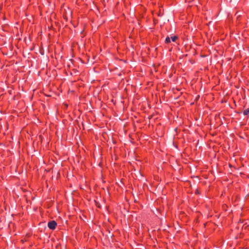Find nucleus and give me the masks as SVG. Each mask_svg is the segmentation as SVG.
Returning a JSON list of instances; mask_svg holds the SVG:
<instances>
[{"mask_svg":"<svg viewBox=\"0 0 249 249\" xmlns=\"http://www.w3.org/2000/svg\"><path fill=\"white\" fill-rule=\"evenodd\" d=\"M57 222L55 220H51L48 222V227L51 230H54L57 226Z\"/></svg>","mask_w":249,"mask_h":249,"instance_id":"obj_1","label":"nucleus"},{"mask_svg":"<svg viewBox=\"0 0 249 249\" xmlns=\"http://www.w3.org/2000/svg\"><path fill=\"white\" fill-rule=\"evenodd\" d=\"M174 145L175 147V148H177V147L176 146H175V145Z\"/></svg>","mask_w":249,"mask_h":249,"instance_id":"obj_6","label":"nucleus"},{"mask_svg":"<svg viewBox=\"0 0 249 249\" xmlns=\"http://www.w3.org/2000/svg\"><path fill=\"white\" fill-rule=\"evenodd\" d=\"M243 115L244 116H249V107L244 110L243 112Z\"/></svg>","mask_w":249,"mask_h":249,"instance_id":"obj_2","label":"nucleus"},{"mask_svg":"<svg viewBox=\"0 0 249 249\" xmlns=\"http://www.w3.org/2000/svg\"><path fill=\"white\" fill-rule=\"evenodd\" d=\"M170 38H171V41H172L173 42H175L176 41V40L177 39L178 37L176 36H173L170 37Z\"/></svg>","mask_w":249,"mask_h":249,"instance_id":"obj_4","label":"nucleus"},{"mask_svg":"<svg viewBox=\"0 0 249 249\" xmlns=\"http://www.w3.org/2000/svg\"><path fill=\"white\" fill-rule=\"evenodd\" d=\"M39 53H40L41 55H43L44 54V50L43 49H40V51H39Z\"/></svg>","mask_w":249,"mask_h":249,"instance_id":"obj_5","label":"nucleus"},{"mask_svg":"<svg viewBox=\"0 0 249 249\" xmlns=\"http://www.w3.org/2000/svg\"><path fill=\"white\" fill-rule=\"evenodd\" d=\"M171 38L169 36H167L166 38H165V42L166 43V44H169L170 43H171Z\"/></svg>","mask_w":249,"mask_h":249,"instance_id":"obj_3","label":"nucleus"}]
</instances>
